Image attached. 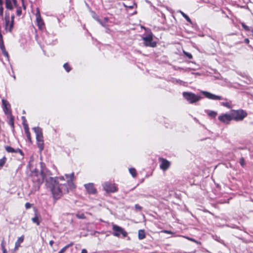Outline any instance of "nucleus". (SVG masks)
Returning a JSON list of instances; mask_svg holds the SVG:
<instances>
[{"instance_id":"nucleus-28","label":"nucleus","mask_w":253,"mask_h":253,"mask_svg":"<svg viewBox=\"0 0 253 253\" xmlns=\"http://www.w3.org/2000/svg\"><path fill=\"white\" fill-rule=\"evenodd\" d=\"M180 13L181 14V15L183 16V17L185 18V19L188 21V22L192 23V21L190 19V18L189 17V16L186 15L185 13H184L183 12L180 11Z\"/></svg>"},{"instance_id":"nucleus-8","label":"nucleus","mask_w":253,"mask_h":253,"mask_svg":"<svg viewBox=\"0 0 253 253\" xmlns=\"http://www.w3.org/2000/svg\"><path fill=\"white\" fill-rule=\"evenodd\" d=\"M103 188L107 193H114L117 191V188L114 184L106 182L103 184Z\"/></svg>"},{"instance_id":"nucleus-42","label":"nucleus","mask_w":253,"mask_h":253,"mask_svg":"<svg viewBox=\"0 0 253 253\" xmlns=\"http://www.w3.org/2000/svg\"><path fill=\"white\" fill-rule=\"evenodd\" d=\"M14 153H20L22 156H23V155H24L21 149H19V148L15 149V152Z\"/></svg>"},{"instance_id":"nucleus-26","label":"nucleus","mask_w":253,"mask_h":253,"mask_svg":"<svg viewBox=\"0 0 253 253\" xmlns=\"http://www.w3.org/2000/svg\"><path fill=\"white\" fill-rule=\"evenodd\" d=\"M129 171L133 177H136V171L134 168H130L129 169Z\"/></svg>"},{"instance_id":"nucleus-3","label":"nucleus","mask_w":253,"mask_h":253,"mask_svg":"<svg viewBox=\"0 0 253 253\" xmlns=\"http://www.w3.org/2000/svg\"><path fill=\"white\" fill-rule=\"evenodd\" d=\"M183 97L190 104H193L200 100L202 97L191 92H183Z\"/></svg>"},{"instance_id":"nucleus-30","label":"nucleus","mask_w":253,"mask_h":253,"mask_svg":"<svg viewBox=\"0 0 253 253\" xmlns=\"http://www.w3.org/2000/svg\"><path fill=\"white\" fill-rule=\"evenodd\" d=\"M6 151L8 153H14L15 149L12 147L8 146H6L5 147Z\"/></svg>"},{"instance_id":"nucleus-17","label":"nucleus","mask_w":253,"mask_h":253,"mask_svg":"<svg viewBox=\"0 0 253 253\" xmlns=\"http://www.w3.org/2000/svg\"><path fill=\"white\" fill-rule=\"evenodd\" d=\"M36 20H37V22L38 23V25L39 26V27H41L42 26L44 25V23H43L42 20V19L40 12V11L39 9H37V12L36 14Z\"/></svg>"},{"instance_id":"nucleus-22","label":"nucleus","mask_w":253,"mask_h":253,"mask_svg":"<svg viewBox=\"0 0 253 253\" xmlns=\"http://www.w3.org/2000/svg\"><path fill=\"white\" fill-rule=\"evenodd\" d=\"M241 25L243 28L246 31H251L253 33V27H249L246 25L244 22L241 23Z\"/></svg>"},{"instance_id":"nucleus-4","label":"nucleus","mask_w":253,"mask_h":253,"mask_svg":"<svg viewBox=\"0 0 253 253\" xmlns=\"http://www.w3.org/2000/svg\"><path fill=\"white\" fill-rule=\"evenodd\" d=\"M144 44L146 46L154 47L156 46L157 43L153 41V37L152 34H148L145 37H143Z\"/></svg>"},{"instance_id":"nucleus-20","label":"nucleus","mask_w":253,"mask_h":253,"mask_svg":"<svg viewBox=\"0 0 253 253\" xmlns=\"http://www.w3.org/2000/svg\"><path fill=\"white\" fill-rule=\"evenodd\" d=\"M33 129L36 133V136L39 137V136L42 135V129L40 127H34Z\"/></svg>"},{"instance_id":"nucleus-41","label":"nucleus","mask_w":253,"mask_h":253,"mask_svg":"<svg viewBox=\"0 0 253 253\" xmlns=\"http://www.w3.org/2000/svg\"><path fill=\"white\" fill-rule=\"evenodd\" d=\"M221 104L222 105L225 106V107H226L228 108H230V105L229 104V103L227 102H222L221 103Z\"/></svg>"},{"instance_id":"nucleus-21","label":"nucleus","mask_w":253,"mask_h":253,"mask_svg":"<svg viewBox=\"0 0 253 253\" xmlns=\"http://www.w3.org/2000/svg\"><path fill=\"white\" fill-rule=\"evenodd\" d=\"M24 128L28 139L29 140V141H31V137L30 132L29 131L28 125H25V127H24Z\"/></svg>"},{"instance_id":"nucleus-44","label":"nucleus","mask_w":253,"mask_h":253,"mask_svg":"<svg viewBox=\"0 0 253 253\" xmlns=\"http://www.w3.org/2000/svg\"><path fill=\"white\" fill-rule=\"evenodd\" d=\"M77 216L80 219H84L85 218V216L84 214H77Z\"/></svg>"},{"instance_id":"nucleus-56","label":"nucleus","mask_w":253,"mask_h":253,"mask_svg":"<svg viewBox=\"0 0 253 253\" xmlns=\"http://www.w3.org/2000/svg\"><path fill=\"white\" fill-rule=\"evenodd\" d=\"M126 7H127L129 8H132L133 7V5H129V6H127V5H125Z\"/></svg>"},{"instance_id":"nucleus-38","label":"nucleus","mask_w":253,"mask_h":253,"mask_svg":"<svg viewBox=\"0 0 253 253\" xmlns=\"http://www.w3.org/2000/svg\"><path fill=\"white\" fill-rule=\"evenodd\" d=\"M22 124L23 125L24 127H25V125H28L27 124V121L25 117L23 116L22 117Z\"/></svg>"},{"instance_id":"nucleus-43","label":"nucleus","mask_w":253,"mask_h":253,"mask_svg":"<svg viewBox=\"0 0 253 253\" xmlns=\"http://www.w3.org/2000/svg\"><path fill=\"white\" fill-rule=\"evenodd\" d=\"M135 208L136 210L141 211L142 209V207L139 206L138 204L135 205Z\"/></svg>"},{"instance_id":"nucleus-14","label":"nucleus","mask_w":253,"mask_h":253,"mask_svg":"<svg viewBox=\"0 0 253 253\" xmlns=\"http://www.w3.org/2000/svg\"><path fill=\"white\" fill-rule=\"evenodd\" d=\"M44 179L42 177L41 175L36 174L32 176V180L38 187L44 181Z\"/></svg>"},{"instance_id":"nucleus-48","label":"nucleus","mask_w":253,"mask_h":253,"mask_svg":"<svg viewBox=\"0 0 253 253\" xmlns=\"http://www.w3.org/2000/svg\"><path fill=\"white\" fill-rule=\"evenodd\" d=\"M5 241L4 240H3L2 241V242L1 243V249H4L5 248Z\"/></svg>"},{"instance_id":"nucleus-19","label":"nucleus","mask_w":253,"mask_h":253,"mask_svg":"<svg viewBox=\"0 0 253 253\" xmlns=\"http://www.w3.org/2000/svg\"><path fill=\"white\" fill-rule=\"evenodd\" d=\"M8 115L7 118L8 119V124L10 126L13 128L14 126V117L12 115L11 113H9L8 114H7Z\"/></svg>"},{"instance_id":"nucleus-10","label":"nucleus","mask_w":253,"mask_h":253,"mask_svg":"<svg viewBox=\"0 0 253 253\" xmlns=\"http://www.w3.org/2000/svg\"><path fill=\"white\" fill-rule=\"evenodd\" d=\"M218 119L220 122L225 124H229L230 121H232L230 113H225L219 115L218 117Z\"/></svg>"},{"instance_id":"nucleus-35","label":"nucleus","mask_w":253,"mask_h":253,"mask_svg":"<svg viewBox=\"0 0 253 253\" xmlns=\"http://www.w3.org/2000/svg\"><path fill=\"white\" fill-rule=\"evenodd\" d=\"M172 82L173 83L178 84H182L183 82L180 80L176 79H172Z\"/></svg>"},{"instance_id":"nucleus-13","label":"nucleus","mask_w":253,"mask_h":253,"mask_svg":"<svg viewBox=\"0 0 253 253\" xmlns=\"http://www.w3.org/2000/svg\"><path fill=\"white\" fill-rule=\"evenodd\" d=\"M5 7L9 10H12L14 6H17V0H5Z\"/></svg>"},{"instance_id":"nucleus-2","label":"nucleus","mask_w":253,"mask_h":253,"mask_svg":"<svg viewBox=\"0 0 253 253\" xmlns=\"http://www.w3.org/2000/svg\"><path fill=\"white\" fill-rule=\"evenodd\" d=\"M232 120L241 121L247 116V112L242 109L232 110L230 112Z\"/></svg>"},{"instance_id":"nucleus-1","label":"nucleus","mask_w":253,"mask_h":253,"mask_svg":"<svg viewBox=\"0 0 253 253\" xmlns=\"http://www.w3.org/2000/svg\"><path fill=\"white\" fill-rule=\"evenodd\" d=\"M60 181H64V176L55 178L49 177L46 179V186L51 192L53 198L56 200L59 199L63 194L69 192V188L67 182L62 183H60Z\"/></svg>"},{"instance_id":"nucleus-33","label":"nucleus","mask_w":253,"mask_h":253,"mask_svg":"<svg viewBox=\"0 0 253 253\" xmlns=\"http://www.w3.org/2000/svg\"><path fill=\"white\" fill-rule=\"evenodd\" d=\"M108 18H104V21H102L100 20H97V21L103 26L105 27L106 24L108 21Z\"/></svg>"},{"instance_id":"nucleus-45","label":"nucleus","mask_w":253,"mask_h":253,"mask_svg":"<svg viewBox=\"0 0 253 253\" xmlns=\"http://www.w3.org/2000/svg\"><path fill=\"white\" fill-rule=\"evenodd\" d=\"M3 13V8L2 5H0V15L2 16Z\"/></svg>"},{"instance_id":"nucleus-9","label":"nucleus","mask_w":253,"mask_h":253,"mask_svg":"<svg viewBox=\"0 0 253 253\" xmlns=\"http://www.w3.org/2000/svg\"><path fill=\"white\" fill-rule=\"evenodd\" d=\"M159 161L160 162V168L163 171L167 170L170 166V162L163 158H159Z\"/></svg>"},{"instance_id":"nucleus-59","label":"nucleus","mask_w":253,"mask_h":253,"mask_svg":"<svg viewBox=\"0 0 253 253\" xmlns=\"http://www.w3.org/2000/svg\"><path fill=\"white\" fill-rule=\"evenodd\" d=\"M95 19L97 21V20H99L97 17L95 18Z\"/></svg>"},{"instance_id":"nucleus-39","label":"nucleus","mask_w":253,"mask_h":253,"mask_svg":"<svg viewBox=\"0 0 253 253\" xmlns=\"http://www.w3.org/2000/svg\"><path fill=\"white\" fill-rule=\"evenodd\" d=\"M184 53L189 59L192 58V55L191 53H190L189 52H185V51H184Z\"/></svg>"},{"instance_id":"nucleus-11","label":"nucleus","mask_w":253,"mask_h":253,"mask_svg":"<svg viewBox=\"0 0 253 253\" xmlns=\"http://www.w3.org/2000/svg\"><path fill=\"white\" fill-rule=\"evenodd\" d=\"M201 93L204 95L206 98L211 100H220L223 99V97L221 96L216 95L206 91H202Z\"/></svg>"},{"instance_id":"nucleus-29","label":"nucleus","mask_w":253,"mask_h":253,"mask_svg":"<svg viewBox=\"0 0 253 253\" xmlns=\"http://www.w3.org/2000/svg\"><path fill=\"white\" fill-rule=\"evenodd\" d=\"M73 245V243H71L66 246H65L64 248H63L58 253H63L69 247L72 246Z\"/></svg>"},{"instance_id":"nucleus-24","label":"nucleus","mask_w":253,"mask_h":253,"mask_svg":"<svg viewBox=\"0 0 253 253\" xmlns=\"http://www.w3.org/2000/svg\"><path fill=\"white\" fill-rule=\"evenodd\" d=\"M138 238L139 240H142L145 238V233L144 230H139L138 234Z\"/></svg>"},{"instance_id":"nucleus-32","label":"nucleus","mask_w":253,"mask_h":253,"mask_svg":"<svg viewBox=\"0 0 253 253\" xmlns=\"http://www.w3.org/2000/svg\"><path fill=\"white\" fill-rule=\"evenodd\" d=\"M63 67L67 72H69L71 70V68L67 63H66L63 65Z\"/></svg>"},{"instance_id":"nucleus-40","label":"nucleus","mask_w":253,"mask_h":253,"mask_svg":"<svg viewBox=\"0 0 253 253\" xmlns=\"http://www.w3.org/2000/svg\"><path fill=\"white\" fill-rule=\"evenodd\" d=\"M36 139L37 142H41V141H43V135L39 136V137L36 136Z\"/></svg>"},{"instance_id":"nucleus-7","label":"nucleus","mask_w":253,"mask_h":253,"mask_svg":"<svg viewBox=\"0 0 253 253\" xmlns=\"http://www.w3.org/2000/svg\"><path fill=\"white\" fill-rule=\"evenodd\" d=\"M41 176L43 178L44 180H46L47 178V176L51 175V172L47 169L45 167V164L43 163H41Z\"/></svg>"},{"instance_id":"nucleus-18","label":"nucleus","mask_w":253,"mask_h":253,"mask_svg":"<svg viewBox=\"0 0 253 253\" xmlns=\"http://www.w3.org/2000/svg\"><path fill=\"white\" fill-rule=\"evenodd\" d=\"M24 239V235H22L21 237H19L15 243V247L14 251H16L18 250L19 247H20V244L22 243Z\"/></svg>"},{"instance_id":"nucleus-36","label":"nucleus","mask_w":253,"mask_h":253,"mask_svg":"<svg viewBox=\"0 0 253 253\" xmlns=\"http://www.w3.org/2000/svg\"><path fill=\"white\" fill-rule=\"evenodd\" d=\"M22 14V9L21 7H19L17 8L16 10V15L18 16H21Z\"/></svg>"},{"instance_id":"nucleus-16","label":"nucleus","mask_w":253,"mask_h":253,"mask_svg":"<svg viewBox=\"0 0 253 253\" xmlns=\"http://www.w3.org/2000/svg\"><path fill=\"white\" fill-rule=\"evenodd\" d=\"M2 105L3 110L5 114H8L11 113V112L10 110H9L8 108L10 107V104L8 102V101L6 100L2 99Z\"/></svg>"},{"instance_id":"nucleus-25","label":"nucleus","mask_w":253,"mask_h":253,"mask_svg":"<svg viewBox=\"0 0 253 253\" xmlns=\"http://www.w3.org/2000/svg\"><path fill=\"white\" fill-rule=\"evenodd\" d=\"M206 112H207V113L208 114V115L210 117H212V118H215V117L216 116V115L217 114V112L215 111H214L208 110Z\"/></svg>"},{"instance_id":"nucleus-58","label":"nucleus","mask_w":253,"mask_h":253,"mask_svg":"<svg viewBox=\"0 0 253 253\" xmlns=\"http://www.w3.org/2000/svg\"><path fill=\"white\" fill-rule=\"evenodd\" d=\"M22 0V2H23V0ZM23 6L24 8L25 9L26 7H25V6L24 4V2H23Z\"/></svg>"},{"instance_id":"nucleus-54","label":"nucleus","mask_w":253,"mask_h":253,"mask_svg":"<svg viewBox=\"0 0 253 253\" xmlns=\"http://www.w3.org/2000/svg\"><path fill=\"white\" fill-rule=\"evenodd\" d=\"M87 253V252L86 250H85V249H83L82 250L81 253Z\"/></svg>"},{"instance_id":"nucleus-37","label":"nucleus","mask_w":253,"mask_h":253,"mask_svg":"<svg viewBox=\"0 0 253 253\" xmlns=\"http://www.w3.org/2000/svg\"><path fill=\"white\" fill-rule=\"evenodd\" d=\"M186 239H187L188 240H190V241H191L192 242H194L195 243H196V244H200L201 243L199 242V241H196V240H195L193 238H190V237H185Z\"/></svg>"},{"instance_id":"nucleus-50","label":"nucleus","mask_w":253,"mask_h":253,"mask_svg":"<svg viewBox=\"0 0 253 253\" xmlns=\"http://www.w3.org/2000/svg\"><path fill=\"white\" fill-rule=\"evenodd\" d=\"M162 232L168 233V234H172V232L169 230H163L162 231Z\"/></svg>"},{"instance_id":"nucleus-27","label":"nucleus","mask_w":253,"mask_h":253,"mask_svg":"<svg viewBox=\"0 0 253 253\" xmlns=\"http://www.w3.org/2000/svg\"><path fill=\"white\" fill-rule=\"evenodd\" d=\"M38 147L39 148L40 151L43 150L44 148V143L43 141H41V142H37Z\"/></svg>"},{"instance_id":"nucleus-47","label":"nucleus","mask_w":253,"mask_h":253,"mask_svg":"<svg viewBox=\"0 0 253 253\" xmlns=\"http://www.w3.org/2000/svg\"><path fill=\"white\" fill-rule=\"evenodd\" d=\"M32 206V205L29 203H26L25 204V208L27 209H30Z\"/></svg>"},{"instance_id":"nucleus-5","label":"nucleus","mask_w":253,"mask_h":253,"mask_svg":"<svg viewBox=\"0 0 253 253\" xmlns=\"http://www.w3.org/2000/svg\"><path fill=\"white\" fill-rule=\"evenodd\" d=\"M112 229L114 231L113 235L114 236L119 237L121 234H122L124 237H126L127 235V232L118 225H113Z\"/></svg>"},{"instance_id":"nucleus-49","label":"nucleus","mask_w":253,"mask_h":253,"mask_svg":"<svg viewBox=\"0 0 253 253\" xmlns=\"http://www.w3.org/2000/svg\"><path fill=\"white\" fill-rule=\"evenodd\" d=\"M215 240L221 244H224L223 241L222 239H221L219 237L217 238V239H216Z\"/></svg>"},{"instance_id":"nucleus-60","label":"nucleus","mask_w":253,"mask_h":253,"mask_svg":"<svg viewBox=\"0 0 253 253\" xmlns=\"http://www.w3.org/2000/svg\"><path fill=\"white\" fill-rule=\"evenodd\" d=\"M13 78H14V79H16V77H15V76H13Z\"/></svg>"},{"instance_id":"nucleus-34","label":"nucleus","mask_w":253,"mask_h":253,"mask_svg":"<svg viewBox=\"0 0 253 253\" xmlns=\"http://www.w3.org/2000/svg\"><path fill=\"white\" fill-rule=\"evenodd\" d=\"M6 161V158L3 157L2 159H0V168L2 167Z\"/></svg>"},{"instance_id":"nucleus-23","label":"nucleus","mask_w":253,"mask_h":253,"mask_svg":"<svg viewBox=\"0 0 253 253\" xmlns=\"http://www.w3.org/2000/svg\"><path fill=\"white\" fill-rule=\"evenodd\" d=\"M40 216L37 213H35V215L32 218V221L36 223L37 225H39L40 224V220H39Z\"/></svg>"},{"instance_id":"nucleus-57","label":"nucleus","mask_w":253,"mask_h":253,"mask_svg":"<svg viewBox=\"0 0 253 253\" xmlns=\"http://www.w3.org/2000/svg\"><path fill=\"white\" fill-rule=\"evenodd\" d=\"M0 5H3V0H0Z\"/></svg>"},{"instance_id":"nucleus-31","label":"nucleus","mask_w":253,"mask_h":253,"mask_svg":"<svg viewBox=\"0 0 253 253\" xmlns=\"http://www.w3.org/2000/svg\"><path fill=\"white\" fill-rule=\"evenodd\" d=\"M239 163L242 167H243V168L245 167L246 163L245 159L243 157H241L239 159Z\"/></svg>"},{"instance_id":"nucleus-53","label":"nucleus","mask_w":253,"mask_h":253,"mask_svg":"<svg viewBox=\"0 0 253 253\" xmlns=\"http://www.w3.org/2000/svg\"><path fill=\"white\" fill-rule=\"evenodd\" d=\"M49 244L50 246L52 247L53 245V244H54V241H52V240H51V241H49Z\"/></svg>"},{"instance_id":"nucleus-12","label":"nucleus","mask_w":253,"mask_h":253,"mask_svg":"<svg viewBox=\"0 0 253 253\" xmlns=\"http://www.w3.org/2000/svg\"><path fill=\"white\" fill-rule=\"evenodd\" d=\"M66 178L68 179L67 181V184L69 189H73L75 188V185L73 183V179L74 177V173L72 172L70 174H65Z\"/></svg>"},{"instance_id":"nucleus-46","label":"nucleus","mask_w":253,"mask_h":253,"mask_svg":"<svg viewBox=\"0 0 253 253\" xmlns=\"http://www.w3.org/2000/svg\"><path fill=\"white\" fill-rule=\"evenodd\" d=\"M2 53L3 54V55L5 56V57H8V52L6 51V50H3L2 51Z\"/></svg>"},{"instance_id":"nucleus-55","label":"nucleus","mask_w":253,"mask_h":253,"mask_svg":"<svg viewBox=\"0 0 253 253\" xmlns=\"http://www.w3.org/2000/svg\"><path fill=\"white\" fill-rule=\"evenodd\" d=\"M2 253H7V251H6V250L5 249V248L2 249Z\"/></svg>"},{"instance_id":"nucleus-15","label":"nucleus","mask_w":253,"mask_h":253,"mask_svg":"<svg viewBox=\"0 0 253 253\" xmlns=\"http://www.w3.org/2000/svg\"><path fill=\"white\" fill-rule=\"evenodd\" d=\"M86 191L89 194H94L96 193V190L94 188L93 184L89 183L84 185Z\"/></svg>"},{"instance_id":"nucleus-52","label":"nucleus","mask_w":253,"mask_h":253,"mask_svg":"<svg viewBox=\"0 0 253 253\" xmlns=\"http://www.w3.org/2000/svg\"><path fill=\"white\" fill-rule=\"evenodd\" d=\"M244 42L248 44L250 42V40L249 39L246 38L245 39Z\"/></svg>"},{"instance_id":"nucleus-6","label":"nucleus","mask_w":253,"mask_h":253,"mask_svg":"<svg viewBox=\"0 0 253 253\" xmlns=\"http://www.w3.org/2000/svg\"><path fill=\"white\" fill-rule=\"evenodd\" d=\"M4 19L5 22V29L7 31L11 32L13 28L14 23L13 21H10L9 14L6 12L5 13Z\"/></svg>"},{"instance_id":"nucleus-51","label":"nucleus","mask_w":253,"mask_h":253,"mask_svg":"<svg viewBox=\"0 0 253 253\" xmlns=\"http://www.w3.org/2000/svg\"><path fill=\"white\" fill-rule=\"evenodd\" d=\"M14 15H12L11 16V17H10V21H13V22L14 23Z\"/></svg>"}]
</instances>
